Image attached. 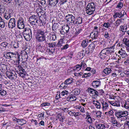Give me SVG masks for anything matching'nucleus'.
Instances as JSON below:
<instances>
[{"label": "nucleus", "instance_id": "nucleus-1", "mask_svg": "<svg viewBox=\"0 0 129 129\" xmlns=\"http://www.w3.org/2000/svg\"><path fill=\"white\" fill-rule=\"evenodd\" d=\"M36 38L38 42L41 43L39 46L40 50L42 52H44L45 50L44 47L46 42L45 36H36Z\"/></svg>", "mask_w": 129, "mask_h": 129}, {"label": "nucleus", "instance_id": "nucleus-2", "mask_svg": "<svg viewBox=\"0 0 129 129\" xmlns=\"http://www.w3.org/2000/svg\"><path fill=\"white\" fill-rule=\"evenodd\" d=\"M114 51L110 48H107L103 49L99 55V56L102 59L104 58L109 56L113 53Z\"/></svg>", "mask_w": 129, "mask_h": 129}, {"label": "nucleus", "instance_id": "nucleus-3", "mask_svg": "<svg viewBox=\"0 0 129 129\" xmlns=\"http://www.w3.org/2000/svg\"><path fill=\"white\" fill-rule=\"evenodd\" d=\"M96 4L93 3L91 2L88 4L86 8V13L88 15L92 14L95 10Z\"/></svg>", "mask_w": 129, "mask_h": 129}, {"label": "nucleus", "instance_id": "nucleus-4", "mask_svg": "<svg viewBox=\"0 0 129 129\" xmlns=\"http://www.w3.org/2000/svg\"><path fill=\"white\" fill-rule=\"evenodd\" d=\"M22 34L26 41H29L32 38L31 31L30 28L25 29L23 32Z\"/></svg>", "mask_w": 129, "mask_h": 129}, {"label": "nucleus", "instance_id": "nucleus-5", "mask_svg": "<svg viewBox=\"0 0 129 129\" xmlns=\"http://www.w3.org/2000/svg\"><path fill=\"white\" fill-rule=\"evenodd\" d=\"M65 18L70 25H75V18L74 16L71 14H68L66 16Z\"/></svg>", "mask_w": 129, "mask_h": 129}, {"label": "nucleus", "instance_id": "nucleus-6", "mask_svg": "<svg viewBox=\"0 0 129 129\" xmlns=\"http://www.w3.org/2000/svg\"><path fill=\"white\" fill-rule=\"evenodd\" d=\"M100 101L102 105L101 108L104 111H108L110 108L109 102L103 99L101 100Z\"/></svg>", "mask_w": 129, "mask_h": 129}, {"label": "nucleus", "instance_id": "nucleus-7", "mask_svg": "<svg viewBox=\"0 0 129 129\" xmlns=\"http://www.w3.org/2000/svg\"><path fill=\"white\" fill-rule=\"evenodd\" d=\"M88 92L90 94H92V97L93 98L96 99L99 96V93L98 91L94 90L93 89L89 87L88 89Z\"/></svg>", "mask_w": 129, "mask_h": 129}, {"label": "nucleus", "instance_id": "nucleus-8", "mask_svg": "<svg viewBox=\"0 0 129 129\" xmlns=\"http://www.w3.org/2000/svg\"><path fill=\"white\" fill-rule=\"evenodd\" d=\"M115 115L117 118H121L127 116L128 115V112L127 111H119L115 113Z\"/></svg>", "mask_w": 129, "mask_h": 129}, {"label": "nucleus", "instance_id": "nucleus-9", "mask_svg": "<svg viewBox=\"0 0 129 129\" xmlns=\"http://www.w3.org/2000/svg\"><path fill=\"white\" fill-rule=\"evenodd\" d=\"M24 19L22 17L19 18L17 22V27L19 29H23L24 27Z\"/></svg>", "mask_w": 129, "mask_h": 129}, {"label": "nucleus", "instance_id": "nucleus-10", "mask_svg": "<svg viewBox=\"0 0 129 129\" xmlns=\"http://www.w3.org/2000/svg\"><path fill=\"white\" fill-rule=\"evenodd\" d=\"M13 14V11L11 9H8L4 13V16L5 18L7 20H9L11 17V15Z\"/></svg>", "mask_w": 129, "mask_h": 129}, {"label": "nucleus", "instance_id": "nucleus-11", "mask_svg": "<svg viewBox=\"0 0 129 129\" xmlns=\"http://www.w3.org/2000/svg\"><path fill=\"white\" fill-rule=\"evenodd\" d=\"M69 28V27L68 25L62 26L60 31V33L62 35H64L65 34L68 33Z\"/></svg>", "mask_w": 129, "mask_h": 129}, {"label": "nucleus", "instance_id": "nucleus-12", "mask_svg": "<svg viewBox=\"0 0 129 129\" xmlns=\"http://www.w3.org/2000/svg\"><path fill=\"white\" fill-rule=\"evenodd\" d=\"M111 122L114 126H116L117 127H119L120 126V124L119 122H118L117 120L113 116L110 117Z\"/></svg>", "mask_w": 129, "mask_h": 129}, {"label": "nucleus", "instance_id": "nucleus-13", "mask_svg": "<svg viewBox=\"0 0 129 129\" xmlns=\"http://www.w3.org/2000/svg\"><path fill=\"white\" fill-rule=\"evenodd\" d=\"M16 25L15 20L14 18H11L8 23L9 28H12L14 27Z\"/></svg>", "mask_w": 129, "mask_h": 129}, {"label": "nucleus", "instance_id": "nucleus-14", "mask_svg": "<svg viewBox=\"0 0 129 129\" xmlns=\"http://www.w3.org/2000/svg\"><path fill=\"white\" fill-rule=\"evenodd\" d=\"M118 53L120 54L122 58H125L127 57L128 55L126 51L121 48L118 52Z\"/></svg>", "mask_w": 129, "mask_h": 129}, {"label": "nucleus", "instance_id": "nucleus-15", "mask_svg": "<svg viewBox=\"0 0 129 129\" xmlns=\"http://www.w3.org/2000/svg\"><path fill=\"white\" fill-rule=\"evenodd\" d=\"M99 32L97 30L93 31V32L91 33L90 36L92 39H96L97 38L99 35Z\"/></svg>", "mask_w": 129, "mask_h": 129}, {"label": "nucleus", "instance_id": "nucleus-16", "mask_svg": "<svg viewBox=\"0 0 129 129\" xmlns=\"http://www.w3.org/2000/svg\"><path fill=\"white\" fill-rule=\"evenodd\" d=\"M108 102L109 103L113 106L117 107L120 106V103L119 100L115 101H109Z\"/></svg>", "mask_w": 129, "mask_h": 129}, {"label": "nucleus", "instance_id": "nucleus-17", "mask_svg": "<svg viewBox=\"0 0 129 129\" xmlns=\"http://www.w3.org/2000/svg\"><path fill=\"white\" fill-rule=\"evenodd\" d=\"M7 75L9 79L12 80L16 78L17 75L15 72L14 73L9 72V74H7Z\"/></svg>", "mask_w": 129, "mask_h": 129}, {"label": "nucleus", "instance_id": "nucleus-18", "mask_svg": "<svg viewBox=\"0 0 129 129\" xmlns=\"http://www.w3.org/2000/svg\"><path fill=\"white\" fill-rule=\"evenodd\" d=\"M19 67H20V68H19V71H18V73L21 76H22V77H24L26 73L25 70L22 68L21 67V66H19Z\"/></svg>", "mask_w": 129, "mask_h": 129}, {"label": "nucleus", "instance_id": "nucleus-19", "mask_svg": "<svg viewBox=\"0 0 129 129\" xmlns=\"http://www.w3.org/2000/svg\"><path fill=\"white\" fill-rule=\"evenodd\" d=\"M101 82L100 80L94 81L92 82V86L94 88H96L101 85Z\"/></svg>", "mask_w": 129, "mask_h": 129}, {"label": "nucleus", "instance_id": "nucleus-20", "mask_svg": "<svg viewBox=\"0 0 129 129\" xmlns=\"http://www.w3.org/2000/svg\"><path fill=\"white\" fill-rule=\"evenodd\" d=\"M92 103L97 109H100L101 108V104L100 103L98 102V101L94 100L92 101Z\"/></svg>", "mask_w": 129, "mask_h": 129}, {"label": "nucleus", "instance_id": "nucleus-21", "mask_svg": "<svg viewBox=\"0 0 129 129\" xmlns=\"http://www.w3.org/2000/svg\"><path fill=\"white\" fill-rule=\"evenodd\" d=\"M121 106L122 107H124L126 109H128L129 108V102L122 101L121 102Z\"/></svg>", "mask_w": 129, "mask_h": 129}, {"label": "nucleus", "instance_id": "nucleus-22", "mask_svg": "<svg viewBox=\"0 0 129 129\" xmlns=\"http://www.w3.org/2000/svg\"><path fill=\"white\" fill-rule=\"evenodd\" d=\"M57 119L61 122L64 121L65 117L61 114H59L57 116Z\"/></svg>", "mask_w": 129, "mask_h": 129}, {"label": "nucleus", "instance_id": "nucleus-23", "mask_svg": "<svg viewBox=\"0 0 129 129\" xmlns=\"http://www.w3.org/2000/svg\"><path fill=\"white\" fill-rule=\"evenodd\" d=\"M82 17H79L75 18V25H78L82 23Z\"/></svg>", "mask_w": 129, "mask_h": 129}, {"label": "nucleus", "instance_id": "nucleus-24", "mask_svg": "<svg viewBox=\"0 0 129 129\" xmlns=\"http://www.w3.org/2000/svg\"><path fill=\"white\" fill-rule=\"evenodd\" d=\"M58 0H48L49 4L51 6H55L58 3Z\"/></svg>", "mask_w": 129, "mask_h": 129}, {"label": "nucleus", "instance_id": "nucleus-25", "mask_svg": "<svg viewBox=\"0 0 129 129\" xmlns=\"http://www.w3.org/2000/svg\"><path fill=\"white\" fill-rule=\"evenodd\" d=\"M64 82L66 84V85L68 86V85L73 83V79L72 78H68L66 79L64 81Z\"/></svg>", "mask_w": 129, "mask_h": 129}, {"label": "nucleus", "instance_id": "nucleus-26", "mask_svg": "<svg viewBox=\"0 0 129 129\" xmlns=\"http://www.w3.org/2000/svg\"><path fill=\"white\" fill-rule=\"evenodd\" d=\"M14 53L8 52H7L4 55L6 56L7 57L6 58H11L12 57H13L14 56Z\"/></svg>", "mask_w": 129, "mask_h": 129}, {"label": "nucleus", "instance_id": "nucleus-27", "mask_svg": "<svg viewBox=\"0 0 129 129\" xmlns=\"http://www.w3.org/2000/svg\"><path fill=\"white\" fill-rule=\"evenodd\" d=\"M7 69L6 65L3 64H0V70L2 72H4Z\"/></svg>", "mask_w": 129, "mask_h": 129}, {"label": "nucleus", "instance_id": "nucleus-28", "mask_svg": "<svg viewBox=\"0 0 129 129\" xmlns=\"http://www.w3.org/2000/svg\"><path fill=\"white\" fill-rule=\"evenodd\" d=\"M88 43V40L87 39H85L82 42L81 45L83 48H85L87 45V44Z\"/></svg>", "mask_w": 129, "mask_h": 129}, {"label": "nucleus", "instance_id": "nucleus-29", "mask_svg": "<svg viewBox=\"0 0 129 129\" xmlns=\"http://www.w3.org/2000/svg\"><path fill=\"white\" fill-rule=\"evenodd\" d=\"M122 13L121 12H116L114 13L113 15V17L115 18H116L117 17H118L120 18L121 17H122Z\"/></svg>", "mask_w": 129, "mask_h": 129}, {"label": "nucleus", "instance_id": "nucleus-30", "mask_svg": "<svg viewBox=\"0 0 129 129\" xmlns=\"http://www.w3.org/2000/svg\"><path fill=\"white\" fill-rule=\"evenodd\" d=\"M76 99V96L73 95L68 98L67 99V100L69 101H75Z\"/></svg>", "mask_w": 129, "mask_h": 129}, {"label": "nucleus", "instance_id": "nucleus-31", "mask_svg": "<svg viewBox=\"0 0 129 129\" xmlns=\"http://www.w3.org/2000/svg\"><path fill=\"white\" fill-rule=\"evenodd\" d=\"M45 33L43 30H39L36 35V36H45Z\"/></svg>", "mask_w": 129, "mask_h": 129}, {"label": "nucleus", "instance_id": "nucleus-32", "mask_svg": "<svg viewBox=\"0 0 129 129\" xmlns=\"http://www.w3.org/2000/svg\"><path fill=\"white\" fill-rule=\"evenodd\" d=\"M124 20V19H118L115 22V25L116 27H117L119 25L122 23V20Z\"/></svg>", "mask_w": 129, "mask_h": 129}, {"label": "nucleus", "instance_id": "nucleus-33", "mask_svg": "<svg viewBox=\"0 0 129 129\" xmlns=\"http://www.w3.org/2000/svg\"><path fill=\"white\" fill-rule=\"evenodd\" d=\"M127 26L126 25H124L123 26L121 25L120 26V30L122 32H125L126 31L127 29Z\"/></svg>", "mask_w": 129, "mask_h": 129}, {"label": "nucleus", "instance_id": "nucleus-34", "mask_svg": "<svg viewBox=\"0 0 129 129\" xmlns=\"http://www.w3.org/2000/svg\"><path fill=\"white\" fill-rule=\"evenodd\" d=\"M39 20L38 17L36 15H33L30 16L29 18V21Z\"/></svg>", "mask_w": 129, "mask_h": 129}, {"label": "nucleus", "instance_id": "nucleus-35", "mask_svg": "<svg viewBox=\"0 0 129 129\" xmlns=\"http://www.w3.org/2000/svg\"><path fill=\"white\" fill-rule=\"evenodd\" d=\"M91 51V53H92L94 49V43H91L88 47V48Z\"/></svg>", "mask_w": 129, "mask_h": 129}, {"label": "nucleus", "instance_id": "nucleus-36", "mask_svg": "<svg viewBox=\"0 0 129 129\" xmlns=\"http://www.w3.org/2000/svg\"><path fill=\"white\" fill-rule=\"evenodd\" d=\"M112 70L110 68H106L103 71L104 73L106 75H108L112 72Z\"/></svg>", "mask_w": 129, "mask_h": 129}, {"label": "nucleus", "instance_id": "nucleus-37", "mask_svg": "<svg viewBox=\"0 0 129 129\" xmlns=\"http://www.w3.org/2000/svg\"><path fill=\"white\" fill-rule=\"evenodd\" d=\"M81 66L80 64H77L74 67L73 69V70L74 71H78L81 68Z\"/></svg>", "mask_w": 129, "mask_h": 129}, {"label": "nucleus", "instance_id": "nucleus-38", "mask_svg": "<svg viewBox=\"0 0 129 129\" xmlns=\"http://www.w3.org/2000/svg\"><path fill=\"white\" fill-rule=\"evenodd\" d=\"M63 39H61L56 44V46L58 47H60L63 45L64 44L63 41Z\"/></svg>", "mask_w": 129, "mask_h": 129}, {"label": "nucleus", "instance_id": "nucleus-39", "mask_svg": "<svg viewBox=\"0 0 129 129\" xmlns=\"http://www.w3.org/2000/svg\"><path fill=\"white\" fill-rule=\"evenodd\" d=\"M86 118L87 119V121L89 123H91L92 122V119L89 115V114L87 112L86 113Z\"/></svg>", "mask_w": 129, "mask_h": 129}, {"label": "nucleus", "instance_id": "nucleus-40", "mask_svg": "<svg viewBox=\"0 0 129 129\" xmlns=\"http://www.w3.org/2000/svg\"><path fill=\"white\" fill-rule=\"evenodd\" d=\"M96 127L97 129H104L106 128L104 125L102 124H99L96 125Z\"/></svg>", "mask_w": 129, "mask_h": 129}, {"label": "nucleus", "instance_id": "nucleus-41", "mask_svg": "<svg viewBox=\"0 0 129 129\" xmlns=\"http://www.w3.org/2000/svg\"><path fill=\"white\" fill-rule=\"evenodd\" d=\"M6 91L2 89V87L0 88V95L2 96H4L6 94Z\"/></svg>", "mask_w": 129, "mask_h": 129}, {"label": "nucleus", "instance_id": "nucleus-42", "mask_svg": "<svg viewBox=\"0 0 129 129\" xmlns=\"http://www.w3.org/2000/svg\"><path fill=\"white\" fill-rule=\"evenodd\" d=\"M48 44L49 47L50 48H53L56 46V43L55 42L50 43Z\"/></svg>", "mask_w": 129, "mask_h": 129}, {"label": "nucleus", "instance_id": "nucleus-43", "mask_svg": "<svg viewBox=\"0 0 129 129\" xmlns=\"http://www.w3.org/2000/svg\"><path fill=\"white\" fill-rule=\"evenodd\" d=\"M74 95H78L80 93V91L79 89L78 88H75L73 91Z\"/></svg>", "mask_w": 129, "mask_h": 129}, {"label": "nucleus", "instance_id": "nucleus-44", "mask_svg": "<svg viewBox=\"0 0 129 129\" xmlns=\"http://www.w3.org/2000/svg\"><path fill=\"white\" fill-rule=\"evenodd\" d=\"M6 10V7L2 5L0 7V13L3 14Z\"/></svg>", "mask_w": 129, "mask_h": 129}, {"label": "nucleus", "instance_id": "nucleus-45", "mask_svg": "<svg viewBox=\"0 0 129 129\" xmlns=\"http://www.w3.org/2000/svg\"><path fill=\"white\" fill-rule=\"evenodd\" d=\"M123 41L124 44L126 45V46H129V39L127 38H124L123 40Z\"/></svg>", "mask_w": 129, "mask_h": 129}, {"label": "nucleus", "instance_id": "nucleus-46", "mask_svg": "<svg viewBox=\"0 0 129 129\" xmlns=\"http://www.w3.org/2000/svg\"><path fill=\"white\" fill-rule=\"evenodd\" d=\"M58 27V25L57 23H54L53 24L52 27V31L54 33V31L55 32V30L57 29Z\"/></svg>", "mask_w": 129, "mask_h": 129}, {"label": "nucleus", "instance_id": "nucleus-47", "mask_svg": "<svg viewBox=\"0 0 129 129\" xmlns=\"http://www.w3.org/2000/svg\"><path fill=\"white\" fill-rule=\"evenodd\" d=\"M5 23L3 19H1L0 21V27L2 28H4L5 26Z\"/></svg>", "mask_w": 129, "mask_h": 129}, {"label": "nucleus", "instance_id": "nucleus-48", "mask_svg": "<svg viewBox=\"0 0 129 129\" xmlns=\"http://www.w3.org/2000/svg\"><path fill=\"white\" fill-rule=\"evenodd\" d=\"M14 48H17L19 47V43L18 42H14L12 44Z\"/></svg>", "mask_w": 129, "mask_h": 129}, {"label": "nucleus", "instance_id": "nucleus-49", "mask_svg": "<svg viewBox=\"0 0 129 129\" xmlns=\"http://www.w3.org/2000/svg\"><path fill=\"white\" fill-rule=\"evenodd\" d=\"M124 126L125 129H129V121H125Z\"/></svg>", "mask_w": 129, "mask_h": 129}, {"label": "nucleus", "instance_id": "nucleus-50", "mask_svg": "<svg viewBox=\"0 0 129 129\" xmlns=\"http://www.w3.org/2000/svg\"><path fill=\"white\" fill-rule=\"evenodd\" d=\"M126 76L127 78H126L124 79V80L129 84V71L126 72Z\"/></svg>", "mask_w": 129, "mask_h": 129}, {"label": "nucleus", "instance_id": "nucleus-51", "mask_svg": "<svg viewBox=\"0 0 129 129\" xmlns=\"http://www.w3.org/2000/svg\"><path fill=\"white\" fill-rule=\"evenodd\" d=\"M17 40L18 42H21L22 41V35L20 34L18 35L17 37Z\"/></svg>", "mask_w": 129, "mask_h": 129}, {"label": "nucleus", "instance_id": "nucleus-52", "mask_svg": "<svg viewBox=\"0 0 129 129\" xmlns=\"http://www.w3.org/2000/svg\"><path fill=\"white\" fill-rule=\"evenodd\" d=\"M59 87L60 88L61 87V88L65 89L67 87V86L66 85V84L64 82L61 84Z\"/></svg>", "mask_w": 129, "mask_h": 129}, {"label": "nucleus", "instance_id": "nucleus-53", "mask_svg": "<svg viewBox=\"0 0 129 129\" xmlns=\"http://www.w3.org/2000/svg\"><path fill=\"white\" fill-rule=\"evenodd\" d=\"M113 112L112 110H111L109 111L108 112H106L105 113V114L106 115H108V116H112Z\"/></svg>", "mask_w": 129, "mask_h": 129}, {"label": "nucleus", "instance_id": "nucleus-54", "mask_svg": "<svg viewBox=\"0 0 129 129\" xmlns=\"http://www.w3.org/2000/svg\"><path fill=\"white\" fill-rule=\"evenodd\" d=\"M80 65L81 66V68H82L83 69H84L87 67L86 64L85 63L84 61H82L80 64Z\"/></svg>", "mask_w": 129, "mask_h": 129}, {"label": "nucleus", "instance_id": "nucleus-55", "mask_svg": "<svg viewBox=\"0 0 129 129\" xmlns=\"http://www.w3.org/2000/svg\"><path fill=\"white\" fill-rule=\"evenodd\" d=\"M103 26L106 28H108L110 27V24L109 22H105L103 24Z\"/></svg>", "mask_w": 129, "mask_h": 129}, {"label": "nucleus", "instance_id": "nucleus-56", "mask_svg": "<svg viewBox=\"0 0 129 129\" xmlns=\"http://www.w3.org/2000/svg\"><path fill=\"white\" fill-rule=\"evenodd\" d=\"M123 6V4L121 2H119L117 6L116 7V8H117L121 9Z\"/></svg>", "mask_w": 129, "mask_h": 129}, {"label": "nucleus", "instance_id": "nucleus-57", "mask_svg": "<svg viewBox=\"0 0 129 129\" xmlns=\"http://www.w3.org/2000/svg\"><path fill=\"white\" fill-rule=\"evenodd\" d=\"M91 76V74L90 73H85L82 76V78H87Z\"/></svg>", "mask_w": 129, "mask_h": 129}, {"label": "nucleus", "instance_id": "nucleus-58", "mask_svg": "<svg viewBox=\"0 0 129 129\" xmlns=\"http://www.w3.org/2000/svg\"><path fill=\"white\" fill-rule=\"evenodd\" d=\"M29 21L31 24L32 25H35L37 23H38L40 22V21L37 20H36L35 21H34L33 20Z\"/></svg>", "mask_w": 129, "mask_h": 129}, {"label": "nucleus", "instance_id": "nucleus-59", "mask_svg": "<svg viewBox=\"0 0 129 129\" xmlns=\"http://www.w3.org/2000/svg\"><path fill=\"white\" fill-rule=\"evenodd\" d=\"M8 44L5 42H3L1 44V46L3 47L6 48Z\"/></svg>", "mask_w": 129, "mask_h": 129}, {"label": "nucleus", "instance_id": "nucleus-60", "mask_svg": "<svg viewBox=\"0 0 129 129\" xmlns=\"http://www.w3.org/2000/svg\"><path fill=\"white\" fill-rule=\"evenodd\" d=\"M69 93V92L68 91L64 90L62 91L61 93V95L62 96H64L65 95H67Z\"/></svg>", "mask_w": 129, "mask_h": 129}, {"label": "nucleus", "instance_id": "nucleus-61", "mask_svg": "<svg viewBox=\"0 0 129 129\" xmlns=\"http://www.w3.org/2000/svg\"><path fill=\"white\" fill-rule=\"evenodd\" d=\"M82 29L81 28L78 29L75 33V35L77 36L79 35L81 32Z\"/></svg>", "mask_w": 129, "mask_h": 129}, {"label": "nucleus", "instance_id": "nucleus-62", "mask_svg": "<svg viewBox=\"0 0 129 129\" xmlns=\"http://www.w3.org/2000/svg\"><path fill=\"white\" fill-rule=\"evenodd\" d=\"M50 39L53 41H55L56 39V37L55 34L52 35L50 37Z\"/></svg>", "mask_w": 129, "mask_h": 129}, {"label": "nucleus", "instance_id": "nucleus-63", "mask_svg": "<svg viewBox=\"0 0 129 129\" xmlns=\"http://www.w3.org/2000/svg\"><path fill=\"white\" fill-rule=\"evenodd\" d=\"M15 1L17 4L19 6H20L23 2V0H15Z\"/></svg>", "mask_w": 129, "mask_h": 129}, {"label": "nucleus", "instance_id": "nucleus-64", "mask_svg": "<svg viewBox=\"0 0 129 129\" xmlns=\"http://www.w3.org/2000/svg\"><path fill=\"white\" fill-rule=\"evenodd\" d=\"M50 105V104L48 103H45L41 104V107L45 106H49Z\"/></svg>", "mask_w": 129, "mask_h": 129}]
</instances>
